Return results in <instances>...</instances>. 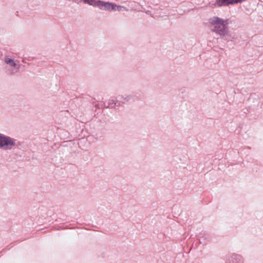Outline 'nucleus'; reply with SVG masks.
<instances>
[{
	"mask_svg": "<svg viewBox=\"0 0 263 263\" xmlns=\"http://www.w3.org/2000/svg\"><path fill=\"white\" fill-rule=\"evenodd\" d=\"M17 146L16 139L0 133V149L10 151Z\"/></svg>",
	"mask_w": 263,
	"mask_h": 263,
	"instance_id": "obj_3",
	"label": "nucleus"
},
{
	"mask_svg": "<svg viewBox=\"0 0 263 263\" xmlns=\"http://www.w3.org/2000/svg\"><path fill=\"white\" fill-rule=\"evenodd\" d=\"M131 98L132 96L130 95H125L124 97H123L124 102L129 101Z\"/></svg>",
	"mask_w": 263,
	"mask_h": 263,
	"instance_id": "obj_7",
	"label": "nucleus"
},
{
	"mask_svg": "<svg viewBox=\"0 0 263 263\" xmlns=\"http://www.w3.org/2000/svg\"><path fill=\"white\" fill-rule=\"evenodd\" d=\"M243 261L242 256L236 253L231 254L229 259L230 263H243Z\"/></svg>",
	"mask_w": 263,
	"mask_h": 263,
	"instance_id": "obj_6",
	"label": "nucleus"
},
{
	"mask_svg": "<svg viewBox=\"0 0 263 263\" xmlns=\"http://www.w3.org/2000/svg\"><path fill=\"white\" fill-rule=\"evenodd\" d=\"M230 23L229 19H223L217 16L210 17L208 21V26L211 30L221 37L229 35L228 25Z\"/></svg>",
	"mask_w": 263,
	"mask_h": 263,
	"instance_id": "obj_1",
	"label": "nucleus"
},
{
	"mask_svg": "<svg viewBox=\"0 0 263 263\" xmlns=\"http://www.w3.org/2000/svg\"><path fill=\"white\" fill-rule=\"evenodd\" d=\"M92 7L98 8L100 10L115 12V11H127L128 9L124 6L118 5L116 3L109 2L103 1L102 0L93 1L90 2Z\"/></svg>",
	"mask_w": 263,
	"mask_h": 263,
	"instance_id": "obj_2",
	"label": "nucleus"
},
{
	"mask_svg": "<svg viewBox=\"0 0 263 263\" xmlns=\"http://www.w3.org/2000/svg\"><path fill=\"white\" fill-rule=\"evenodd\" d=\"M4 61L6 65V67L12 74L18 71L20 68L19 61L15 60L9 56H6L4 58Z\"/></svg>",
	"mask_w": 263,
	"mask_h": 263,
	"instance_id": "obj_4",
	"label": "nucleus"
},
{
	"mask_svg": "<svg viewBox=\"0 0 263 263\" xmlns=\"http://www.w3.org/2000/svg\"><path fill=\"white\" fill-rule=\"evenodd\" d=\"M245 1V0H210L209 4L211 6L221 7L241 3Z\"/></svg>",
	"mask_w": 263,
	"mask_h": 263,
	"instance_id": "obj_5",
	"label": "nucleus"
}]
</instances>
